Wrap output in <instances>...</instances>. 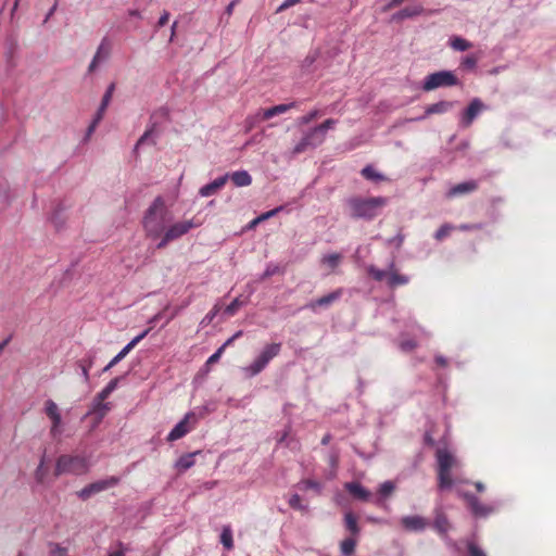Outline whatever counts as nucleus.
I'll use <instances>...</instances> for the list:
<instances>
[{"label": "nucleus", "instance_id": "obj_32", "mask_svg": "<svg viewBox=\"0 0 556 556\" xmlns=\"http://www.w3.org/2000/svg\"><path fill=\"white\" fill-rule=\"evenodd\" d=\"M362 175L364 178L375 182L387 180V178L382 174L378 173L371 165L365 166L362 169Z\"/></svg>", "mask_w": 556, "mask_h": 556}, {"label": "nucleus", "instance_id": "obj_53", "mask_svg": "<svg viewBox=\"0 0 556 556\" xmlns=\"http://www.w3.org/2000/svg\"><path fill=\"white\" fill-rule=\"evenodd\" d=\"M281 210H282V206H278V207H276L274 210L265 212V213L261 214L258 217H256V222H264V220L275 216Z\"/></svg>", "mask_w": 556, "mask_h": 556}, {"label": "nucleus", "instance_id": "obj_25", "mask_svg": "<svg viewBox=\"0 0 556 556\" xmlns=\"http://www.w3.org/2000/svg\"><path fill=\"white\" fill-rule=\"evenodd\" d=\"M408 282L409 278L406 275L397 273V270L394 268V264L392 263L388 275V286L390 288H396L399 286L407 285Z\"/></svg>", "mask_w": 556, "mask_h": 556}, {"label": "nucleus", "instance_id": "obj_12", "mask_svg": "<svg viewBox=\"0 0 556 556\" xmlns=\"http://www.w3.org/2000/svg\"><path fill=\"white\" fill-rule=\"evenodd\" d=\"M343 294V290L337 289L329 294H326L315 301L309 302L306 307L309 308L313 312H316L317 308L323 307L327 308L330 305H332L336 301H338Z\"/></svg>", "mask_w": 556, "mask_h": 556}, {"label": "nucleus", "instance_id": "obj_4", "mask_svg": "<svg viewBox=\"0 0 556 556\" xmlns=\"http://www.w3.org/2000/svg\"><path fill=\"white\" fill-rule=\"evenodd\" d=\"M281 351V343H270L266 344L260 355L247 367L243 368V371L249 377H254L262 372L269 362L279 355Z\"/></svg>", "mask_w": 556, "mask_h": 556}, {"label": "nucleus", "instance_id": "obj_33", "mask_svg": "<svg viewBox=\"0 0 556 556\" xmlns=\"http://www.w3.org/2000/svg\"><path fill=\"white\" fill-rule=\"evenodd\" d=\"M450 46L456 51H466L472 47V43L462 37H453L450 40Z\"/></svg>", "mask_w": 556, "mask_h": 556}, {"label": "nucleus", "instance_id": "obj_8", "mask_svg": "<svg viewBox=\"0 0 556 556\" xmlns=\"http://www.w3.org/2000/svg\"><path fill=\"white\" fill-rule=\"evenodd\" d=\"M119 479L117 477H110L104 480H99L89 485L85 486L80 492H78V496L81 500H88L90 496L98 494L106 489L113 488L117 485Z\"/></svg>", "mask_w": 556, "mask_h": 556}, {"label": "nucleus", "instance_id": "obj_29", "mask_svg": "<svg viewBox=\"0 0 556 556\" xmlns=\"http://www.w3.org/2000/svg\"><path fill=\"white\" fill-rule=\"evenodd\" d=\"M344 523L346 530L351 533V536H358L361 528L357 523V517L352 511H349L344 515Z\"/></svg>", "mask_w": 556, "mask_h": 556}, {"label": "nucleus", "instance_id": "obj_7", "mask_svg": "<svg viewBox=\"0 0 556 556\" xmlns=\"http://www.w3.org/2000/svg\"><path fill=\"white\" fill-rule=\"evenodd\" d=\"M197 424V416L194 413L190 412L185 415V417L172 429V431L167 435L168 442H174L184 438L190 431H192Z\"/></svg>", "mask_w": 556, "mask_h": 556}, {"label": "nucleus", "instance_id": "obj_60", "mask_svg": "<svg viewBox=\"0 0 556 556\" xmlns=\"http://www.w3.org/2000/svg\"><path fill=\"white\" fill-rule=\"evenodd\" d=\"M118 545H119L121 548L118 551H116V552H113V553L109 554V556H124L125 555V553L128 551V548L125 547L123 545V543H119Z\"/></svg>", "mask_w": 556, "mask_h": 556}, {"label": "nucleus", "instance_id": "obj_58", "mask_svg": "<svg viewBox=\"0 0 556 556\" xmlns=\"http://www.w3.org/2000/svg\"><path fill=\"white\" fill-rule=\"evenodd\" d=\"M404 2V0H391L384 8L383 11H389L391 9H394L399 5H401Z\"/></svg>", "mask_w": 556, "mask_h": 556}, {"label": "nucleus", "instance_id": "obj_31", "mask_svg": "<svg viewBox=\"0 0 556 556\" xmlns=\"http://www.w3.org/2000/svg\"><path fill=\"white\" fill-rule=\"evenodd\" d=\"M197 453L185 454L176 462V467L180 471H186L194 465V456Z\"/></svg>", "mask_w": 556, "mask_h": 556}, {"label": "nucleus", "instance_id": "obj_50", "mask_svg": "<svg viewBox=\"0 0 556 556\" xmlns=\"http://www.w3.org/2000/svg\"><path fill=\"white\" fill-rule=\"evenodd\" d=\"M400 348L404 352H410L417 348V342L413 339L403 340L400 343Z\"/></svg>", "mask_w": 556, "mask_h": 556}, {"label": "nucleus", "instance_id": "obj_13", "mask_svg": "<svg viewBox=\"0 0 556 556\" xmlns=\"http://www.w3.org/2000/svg\"><path fill=\"white\" fill-rule=\"evenodd\" d=\"M484 108L485 106L480 99H478V98L473 99L469 103L468 108L466 109V111L464 112V114L462 116V125L464 127H469L472 124L473 119L478 116V114L482 110H484Z\"/></svg>", "mask_w": 556, "mask_h": 556}, {"label": "nucleus", "instance_id": "obj_16", "mask_svg": "<svg viewBox=\"0 0 556 556\" xmlns=\"http://www.w3.org/2000/svg\"><path fill=\"white\" fill-rule=\"evenodd\" d=\"M464 497L466 498L471 513L476 517H486L493 511L492 507L481 504L479 500L472 494L466 493L464 494Z\"/></svg>", "mask_w": 556, "mask_h": 556}, {"label": "nucleus", "instance_id": "obj_23", "mask_svg": "<svg viewBox=\"0 0 556 556\" xmlns=\"http://www.w3.org/2000/svg\"><path fill=\"white\" fill-rule=\"evenodd\" d=\"M110 43L106 41V39H103L100 46L98 47V50L89 65L88 71L92 72L100 62L106 60L110 54Z\"/></svg>", "mask_w": 556, "mask_h": 556}, {"label": "nucleus", "instance_id": "obj_64", "mask_svg": "<svg viewBox=\"0 0 556 556\" xmlns=\"http://www.w3.org/2000/svg\"><path fill=\"white\" fill-rule=\"evenodd\" d=\"M435 363H437L439 366H442V367H444V366H446V365H447V361H446V358H445V357H443V356H441V355H439V356H437V357H435Z\"/></svg>", "mask_w": 556, "mask_h": 556}, {"label": "nucleus", "instance_id": "obj_52", "mask_svg": "<svg viewBox=\"0 0 556 556\" xmlns=\"http://www.w3.org/2000/svg\"><path fill=\"white\" fill-rule=\"evenodd\" d=\"M280 273V267L278 265H268L262 276V279H266V278H269L276 274H279Z\"/></svg>", "mask_w": 556, "mask_h": 556}, {"label": "nucleus", "instance_id": "obj_17", "mask_svg": "<svg viewBox=\"0 0 556 556\" xmlns=\"http://www.w3.org/2000/svg\"><path fill=\"white\" fill-rule=\"evenodd\" d=\"M193 227L194 225L191 220H184L169 226L164 232L167 235V239H172L174 241L186 235Z\"/></svg>", "mask_w": 556, "mask_h": 556}, {"label": "nucleus", "instance_id": "obj_47", "mask_svg": "<svg viewBox=\"0 0 556 556\" xmlns=\"http://www.w3.org/2000/svg\"><path fill=\"white\" fill-rule=\"evenodd\" d=\"M43 409H45V413H46V415L48 417L60 413V409H59L58 405L52 400H47L45 402V408Z\"/></svg>", "mask_w": 556, "mask_h": 556}, {"label": "nucleus", "instance_id": "obj_9", "mask_svg": "<svg viewBox=\"0 0 556 556\" xmlns=\"http://www.w3.org/2000/svg\"><path fill=\"white\" fill-rule=\"evenodd\" d=\"M119 479L117 477H110L104 480H99L89 485L85 486L80 492H78V496L81 500H88L90 496L98 494L106 489L113 488L117 485Z\"/></svg>", "mask_w": 556, "mask_h": 556}, {"label": "nucleus", "instance_id": "obj_24", "mask_svg": "<svg viewBox=\"0 0 556 556\" xmlns=\"http://www.w3.org/2000/svg\"><path fill=\"white\" fill-rule=\"evenodd\" d=\"M293 108H296V102L278 104V105L265 109L262 112V119H264V121L270 119L271 117H274L276 115L283 114Z\"/></svg>", "mask_w": 556, "mask_h": 556}, {"label": "nucleus", "instance_id": "obj_22", "mask_svg": "<svg viewBox=\"0 0 556 556\" xmlns=\"http://www.w3.org/2000/svg\"><path fill=\"white\" fill-rule=\"evenodd\" d=\"M345 490L355 498L367 502L370 498V492L358 482H348Z\"/></svg>", "mask_w": 556, "mask_h": 556}, {"label": "nucleus", "instance_id": "obj_57", "mask_svg": "<svg viewBox=\"0 0 556 556\" xmlns=\"http://www.w3.org/2000/svg\"><path fill=\"white\" fill-rule=\"evenodd\" d=\"M153 132V127L147 129L144 134L139 138V140L136 143L135 150H137Z\"/></svg>", "mask_w": 556, "mask_h": 556}, {"label": "nucleus", "instance_id": "obj_10", "mask_svg": "<svg viewBox=\"0 0 556 556\" xmlns=\"http://www.w3.org/2000/svg\"><path fill=\"white\" fill-rule=\"evenodd\" d=\"M114 89H115V84H114V83H112V84L108 87V89H106V91H105V93H104V96H103V98H102V101H101L100 108H99V110H98V112H97V114H96L94 118L92 119L91 124H90V125L88 126V128H87V131H86V136H85V138H84V141H87V140L90 138V136H91V135L93 134V131L96 130V128H97L98 124H99V123H100V121L102 119L103 114H104V112H105V110H106V108H108V105H109V103H110V101H111V99H112V96H113Z\"/></svg>", "mask_w": 556, "mask_h": 556}, {"label": "nucleus", "instance_id": "obj_51", "mask_svg": "<svg viewBox=\"0 0 556 556\" xmlns=\"http://www.w3.org/2000/svg\"><path fill=\"white\" fill-rule=\"evenodd\" d=\"M467 548L469 556H486L485 553L472 542L468 543Z\"/></svg>", "mask_w": 556, "mask_h": 556}, {"label": "nucleus", "instance_id": "obj_26", "mask_svg": "<svg viewBox=\"0 0 556 556\" xmlns=\"http://www.w3.org/2000/svg\"><path fill=\"white\" fill-rule=\"evenodd\" d=\"M433 528L441 535H446V533L451 529V523H450L446 515L442 510H437L435 511V517H434V521H433Z\"/></svg>", "mask_w": 556, "mask_h": 556}, {"label": "nucleus", "instance_id": "obj_56", "mask_svg": "<svg viewBox=\"0 0 556 556\" xmlns=\"http://www.w3.org/2000/svg\"><path fill=\"white\" fill-rule=\"evenodd\" d=\"M169 16H170V14H169L168 11H166V10L163 11V13L161 14V16H160L155 27L156 28H161V27L165 26L167 24V22L169 21Z\"/></svg>", "mask_w": 556, "mask_h": 556}, {"label": "nucleus", "instance_id": "obj_36", "mask_svg": "<svg viewBox=\"0 0 556 556\" xmlns=\"http://www.w3.org/2000/svg\"><path fill=\"white\" fill-rule=\"evenodd\" d=\"M453 230H455V226H453L452 224L445 223L435 231L434 239L437 241H442L446 237H448Z\"/></svg>", "mask_w": 556, "mask_h": 556}, {"label": "nucleus", "instance_id": "obj_41", "mask_svg": "<svg viewBox=\"0 0 556 556\" xmlns=\"http://www.w3.org/2000/svg\"><path fill=\"white\" fill-rule=\"evenodd\" d=\"M337 124L336 119L328 118L318 126H315L316 130L321 135L324 139H326V132L328 129L332 128Z\"/></svg>", "mask_w": 556, "mask_h": 556}, {"label": "nucleus", "instance_id": "obj_55", "mask_svg": "<svg viewBox=\"0 0 556 556\" xmlns=\"http://www.w3.org/2000/svg\"><path fill=\"white\" fill-rule=\"evenodd\" d=\"M224 353V349L223 348H218L217 351L211 355L207 361H206V365H212V364H215L219 361V358L222 357Z\"/></svg>", "mask_w": 556, "mask_h": 556}, {"label": "nucleus", "instance_id": "obj_3", "mask_svg": "<svg viewBox=\"0 0 556 556\" xmlns=\"http://www.w3.org/2000/svg\"><path fill=\"white\" fill-rule=\"evenodd\" d=\"M435 456L438 462V486L440 490L450 489L453 484L451 471L456 464V459L446 448H438Z\"/></svg>", "mask_w": 556, "mask_h": 556}, {"label": "nucleus", "instance_id": "obj_45", "mask_svg": "<svg viewBox=\"0 0 556 556\" xmlns=\"http://www.w3.org/2000/svg\"><path fill=\"white\" fill-rule=\"evenodd\" d=\"M395 490V484L392 481H384L380 484L379 493L380 495L387 497L393 493Z\"/></svg>", "mask_w": 556, "mask_h": 556}, {"label": "nucleus", "instance_id": "obj_15", "mask_svg": "<svg viewBox=\"0 0 556 556\" xmlns=\"http://www.w3.org/2000/svg\"><path fill=\"white\" fill-rule=\"evenodd\" d=\"M453 106H454V103L451 102V101H439L437 103L428 105L426 108L425 114L422 116L414 117V118H410L408 121L409 122L422 121V119H425L429 115L444 114V113L448 112L450 110H452Z\"/></svg>", "mask_w": 556, "mask_h": 556}, {"label": "nucleus", "instance_id": "obj_43", "mask_svg": "<svg viewBox=\"0 0 556 556\" xmlns=\"http://www.w3.org/2000/svg\"><path fill=\"white\" fill-rule=\"evenodd\" d=\"M289 505L293 509L301 510V511H306V509H307V506L302 504V498L299 494H293L289 498Z\"/></svg>", "mask_w": 556, "mask_h": 556}, {"label": "nucleus", "instance_id": "obj_39", "mask_svg": "<svg viewBox=\"0 0 556 556\" xmlns=\"http://www.w3.org/2000/svg\"><path fill=\"white\" fill-rule=\"evenodd\" d=\"M342 256L339 253H332L323 257L321 262L334 269L340 264Z\"/></svg>", "mask_w": 556, "mask_h": 556}, {"label": "nucleus", "instance_id": "obj_5", "mask_svg": "<svg viewBox=\"0 0 556 556\" xmlns=\"http://www.w3.org/2000/svg\"><path fill=\"white\" fill-rule=\"evenodd\" d=\"M459 84L456 75L451 71H440L426 76L422 90L432 91L441 87H452Z\"/></svg>", "mask_w": 556, "mask_h": 556}, {"label": "nucleus", "instance_id": "obj_54", "mask_svg": "<svg viewBox=\"0 0 556 556\" xmlns=\"http://www.w3.org/2000/svg\"><path fill=\"white\" fill-rule=\"evenodd\" d=\"M481 228L480 224H462L459 226H455V229L460 231L480 230Z\"/></svg>", "mask_w": 556, "mask_h": 556}, {"label": "nucleus", "instance_id": "obj_21", "mask_svg": "<svg viewBox=\"0 0 556 556\" xmlns=\"http://www.w3.org/2000/svg\"><path fill=\"white\" fill-rule=\"evenodd\" d=\"M424 13V7L421 4L408 5L396 12L393 16V21H403L405 18H412L419 16Z\"/></svg>", "mask_w": 556, "mask_h": 556}, {"label": "nucleus", "instance_id": "obj_59", "mask_svg": "<svg viewBox=\"0 0 556 556\" xmlns=\"http://www.w3.org/2000/svg\"><path fill=\"white\" fill-rule=\"evenodd\" d=\"M162 235L163 237L156 245L157 249H164L170 241H173L172 239H167V235L165 232H163Z\"/></svg>", "mask_w": 556, "mask_h": 556}, {"label": "nucleus", "instance_id": "obj_11", "mask_svg": "<svg viewBox=\"0 0 556 556\" xmlns=\"http://www.w3.org/2000/svg\"><path fill=\"white\" fill-rule=\"evenodd\" d=\"M68 219L67 205L65 203L56 205L50 215V223L56 231L66 229Z\"/></svg>", "mask_w": 556, "mask_h": 556}, {"label": "nucleus", "instance_id": "obj_18", "mask_svg": "<svg viewBox=\"0 0 556 556\" xmlns=\"http://www.w3.org/2000/svg\"><path fill=\"white\" fill-rule=\"evenodd\" d=\"M149 333V329L144 330L142 333L135 337L126 346L122 349V351L112 358L109 365L105 367L106 369L112 368L118 362H121L126 355Z\"/></svg>", "mask_w": 556, "mask_h": 556}, {"label": "nucleus", "instance_id": "obj_20", "mask_svg": "<svg viewBox=\"0 0 556 556\" xmlns=\"http://www.w3.org/2000/svg\"><path fill=\"white\" fill-rule=\"evenodd\" d=\"M229 175L226 174L213 180L212 182L201 187L199 190L200 195L202 197H211L217 193L227 182Z\"/></svg>", "mask_w": 556, "mask_h": 556}, {"label": "nucleus", "instance_id": "obj_30", "mask_svg": "<svg viewBox=\"0 0 556 556\" xmlns=\"http://www.w3.org/2000/svg\"><path fill=\"white\" fill-rule=\"evenodd\" d=\"M357 540L354 536L344 539L340 544V551L344 556H352L355 552Z\"/></svg>", "mask_w": 556, "mask_h": 556}, {"label": "nucleus", "instance_id": "obj_46", "mask_svg": "<svg viewBox=\"0 0 556 556\" xmlns=\"http://www.w3.org/2000/svg\"><path fill=\"white\" fill-rule=\"evenodd\" d=\"M301 485H302L303 490H315L317 493H320V491H321L320 483L315 480H311V479L303 480L301 482Z\"/></svg>", "mask_w": 556, "mask_h": 556}, {"label": "nucleus", "instance_id": "obj_37", "mask_svg": "<svg viewBox=\"0 0 556 556\" xmlns=\"http://www.w3.org/2000/svg\"><path fill=\"white\" fill-rule=\"evenodd\" d=\"M49 556H68L66 546H61L58 543L49 544Z\"/></svg>", "mask_w": 556, "mask_h": 556}, {"label": "nucleus", "instance_id": "obj_61", "mask_svg": "<svg viewBox=\"0 0 556 556\" xmlns=\"http://www.w3.org/2000/svg\"><path fill=\"white\" fill-rule=\"evenodd\" d=\"M117 383H118V378H114L112 379L108 386L105 387L106 391H109L110 393H112L116 387H117Z\"/></svg>", "mask_w": 556, "mask_h": 556}, {"label": "nucleus", "instance_id": "obj_48", "mask_svg": "<svg viewBox=\"0 0 556 556\" xmlns=\"http://www.w3.org/2000/svg\"><path fill=\"white\" fill-rule=\"evenodd\" d=\"M47 469L45 468L43 459H41L35 471V479L38 483H43L46 478Z\"/></svg>", "mask_w": 556, "mask_h": 556}, {"label": "nucleus", "instance_id": "obj_40", "mask_svg": "<svg viewBox=\"0 0 556 556\" xmlns=\"http://www.w3.org/2000/svg\"><path fill=\"white\" fill-rule=\"evenodd\" d=\"M70 468V458L65 455L61 456L55 466V475L59 476L61 473H64Z\"/></svg>", "mask_w": 556, "mask_h": 556}, {"label": "nucleus", "instance_id": "obj_35", "mask_svg": "<svg viewBox=\"0 0 556 556\" xmlns=\"http://www.w3.org/2000/svg\"><path fill=\"white\" fill-rule=\"evenodd\" d=\"M88 466L89 464L85 458L72 456V473H84Z\"/></svg>", "mask_w": 556, "mask_h": 556}, {"label": "nucleus", "instance_id": "obj_63", "mask_svg": "<svg viewBox=\"0 0 556 556\" xmlns=\"http://www.w3.org/2000/svg\"><path fill=\"white\" fill-rule=\"evenodd\" d=\"M218 311H219L218 305H215L213 307V309L206 315L205 318L207 319L208 323H211L214 319V317L216 316Z\"/></svg>", "mask_w": 556, "mask_h": 556}, {"label": "nucleus", "instance_id": "obj_14", "mask_svg": "<svg viewBox=\"0 0 556 556\" xmlns=\"http://www.w3.org/2000/svg\"><path fill=\"white\" fill-rule=\"evenodd\" d=\"M401 523L405 530L412 532H421L428 527L427 519L417 515L403 517Z\"/></svg>", "mask_w": 556, "mask_h": 556}, {"label": "nucleus", "instance_id": "obj_42", "mask_svg": "<svg viewBox=\"0 0 556 556\" xmlns=\"http://www.w3.org/2000/svg\"><path fill=\"white\" fill-rule=\"evenodd\" d=\"M243 305H244V301L237 298L229 305L226 306L225 313L228 316H233L238 312V309Z\"/></svg>", "mask_w": 556, "mask_h": 556}, {"label": "nucleus", "instance_id": "obj_2", "mask_svg": "<svg viewBox=\"0 0 556 556\" xmlns=\"http://www.w3.org/2000/svg\"><path fill=\"white\" fill-rule=\"evenodd\" d=\"M387 204L388 199L383 197L351 198L348 200L350 215L353 218L372 219L380 214Z\"/></svg>", "mask_w": 556, "mask_h": 556}, {"label": "nucleus", "instance_id": "obj_1", "mask_svg": "<svg viewBox=\"0 0 556 556\" xmlns=\"http://www.w3.org/2000/svg\"><path fill=\"white\" fill-rule=\"evenodd\" d=\"M170 220L172 215L167 210L164 200L161 197H157L143 216L142 226L146 236L151 239L161 237Z\"/></svg>", "mask_w": 556, "mask_h": 556}, {"label": "nucleus", "instance_id": "obj_28", "mask_svg": "<svg viewBox=\"0 0 556 556\" xmlns=\"http://www.w3.org/2000/svg\"><path fill=\"white\" fill-rule=\"evenodd\" d=\"M229 177L236 187H248L252 184V177L247 170L233 172Z\"/></svg>", "mask_w": 556, "mask_h": 556}, {"label": "nucleus", "instance_id": "obj_49", "mask_svg": "<svg viewBox=\"0 0 556 556\" xmlns=\"http://www.w3.org/2000/svg\"><path fill=\"white\" fill-rule=\"evenodd\" d=\"M477 58L473 56V55H467L466 58L463 59L460 65L464 67V68H468V70H472L476 67L477 65Z\"/></svg>", "mask_w": 556, "mask_h": 556}, {"label": "nucleus", "instance_id": "obj_44", "mask_svg": "<svg viewBox=\"0 0 556 556\" xmlns=\"http://www.w3.org/2000/svg\"><path fill=\"white\" fill-rule=\"evenodd\" d=\"M318 116H320V111L319 110H313L309 113H307L306 115H303V116L299 117L298 124L299 125H307L311 122H313L314 119H316Z\"/></svg>", "mask_w": 556, "mask_h": 556}, {"label": "nucleus", "instance_id": "obj_38", "mask_svg": "<svg viewBox=\"0 0 556 556\" xmlns=\"http://www.w3.org/2000/svg\"><path fill=\"white\" fill-rule=\"evenodd\" d=\"M367 271L376 281L388 280L389 270H381L371 265L368 267Z\"/></svg>", "mask_w": 556, "mask_h": 556}, {"label": "nucleus", "instance_id": "obj_19", "mask_svg": "<svg viewBox=\"0 0 556 556\" xmlns=\"http://www.w3.org/2000/svg\"><path fill=\"white\" fill-rule=\"evenodd\" d=\"M477 189H478V182L476 180H468V181H464V182L457 184L454 187H452L447 191L446 197L451 199V198H455L458 195L473 192Z\"/></svg>", "mask_w": 556, "mask_h": 556}, {"label": "nucleus", "instance_id": "obj_27", "mask_svg": "<svg viewBox=\"0 0 556 556\" xmlns=\"http://www.w3.org/2000/svg\"><path fill=\"white\" fill-rule=\"evenodd\" d=\"M50 420V434L53 439H58L64 431V424L62 421L61 414L58 413L48 417Z\"/></svg>", "mask_w": 556, "mask_h": 556}, {"label": "nucleus", "instance_id": "obj_6", "mask_svg": "<svg viewBox=\"0 0 556 556\" xmlns=\"http://www.w3.org/2000/svg\"><path fill=\"white\" fill-rule=\"evenodd\" d=\"M325 139L321 137V135L316 130L315 127L311 128L300 139V141L292 148L291 153L293 155L302 154L308 150L316 149L323 142Z\"/></svg>", "mask_w": 556, "mask_h": 556}, {"label": "nucleus", "instance_id": "obj_34", "mask_svg": "<svg viewBox=\"0 0 556 556\" xmlns=\"http://www.w3.org/2000/svg\"><path fill=\"white\" fill-rule=\"evenodd\" d=\"M220 542L226 549L230 551L233 548L232 532L229 526L223 528Z\"/></svg>", "mask_w": 556, "mask_h": 556}, {"label": "nucleus", "instance_id": "obj_62", "mask_svg": "<svg viewBox=\"0 0 556 556\" xmlns=\"http://www.w3.org/2000/svg\"><path fill=\"white\" fill-rule=\"evenodd\" d=\"M300 1L301 0H285L283 3L280 5L279 10L290 8V7L299 3Z\"/></svg>", "mask_w": 556, "mask_h": 556}]
</instances>
